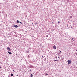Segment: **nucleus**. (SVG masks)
I'll use <instances>...</instances> for the list:
<instances>
[{
    "label": "nucleus",
    "mask_w": 77,
    "mask_h": 77,
    "mask_svg": "<svg viewBox=\"0 0 77 77\" xmlns=\"http://www.w3.org/2000/svg\"><path fill=\"white\" fill-rule=\"evenodd\" d=\"M11 77H12V76H13L14 75V74H11Z\"/></svg>",
    "instance_id": "nucleus-8"
},
{
    "label": "nucleus",
    "mask_w": 77,
    "mask_h": 77,
    "mask_svg": "<svg viewBox=\"0 0 77 77\" xmlns=\"http://www.w3.org/2000/svg\"><path fill=\"white\" fill-rule=\"evenodd\" d=\"M58 57V58H59V57Z\"/></svg>",
    "instance_id": "nucleus-24"
},
{
    "label": "nucleus",
    "mask_w": 77,
    "mask_h": 77,
    "mask_svg": "<svg viewBox=\"0 0 77 77\" xmlns=\"http://www.w3.org/2000/svg\"><path fill=\"white\" fill-rule=\"evenodd\" d=\"M67 62L68 63V65H69V64H71V63L72 62L71 60H69L67 61Z\"/></svg>",
    "instance_id": "nucleus-1"
},
{
    "label": "nucleus",
    "mask_w": 77,
    "mask_h": 77,
    "mask_svg": "<svg viewBox=\"0 0 77 77\" xmlns=\"http://www.w3.org/2000/svg\"><path fill=\"white\" fill-rule=\"evenodd\" d=\"M53 48L54 50H56V46L55 45L54 46Z\"/></svg>",
    "instance_id": "nucleus-3"
},
{
    "label": "nucleus",
    "mask_w": 77,
    "mask_h": 77,
    "mask_svg": "<svg viewBox=\"0 0 77 77\" xmlns=\"http://www.w3.org/2000/svg\"><path fill=\"white\" fill-rule=\"evenodd\" d=\"M58 23H60V22L58 21Z\"/></svg>",
    "instance_id": "nucleus-16"
},
{
    "label": "nucleus",
    "mask_w": 77,
    "mask_h": 77,
    "mask_svg": "<svg viewBox=\"0 0 77 77\" xmlns=\"http://www.w3.org/2000/svg\"><path fill=\"white\" fill-rule=\"evenodd\" d=\"M17 23H20V21H19L18 20H17Z\"/></svg>",
    "instance_id": "nucleus-7"
},
{
    "label": "nucleus",
    "mask_w": 77,
    "mask_h": 77,
    "mask_svg": "<svg viewBox=\"0 0 77 77\" xmlns=\"http://www.w3.org/2000/svg\"><path fill=\"white\" fill-rule=\"evenodd\" d=\"M55 58H56V59H57V56H56Z\"/></svg>",
    "instance_id": "nucleus-12"
},
{
    "label": "nucleus",
    "mask_w": 77,
    "mask_h": 77,
    "mask_svg": "<svg viewBox=\"0 0 77 77\" xmlns=\"http://www.w3.org/2000/svg\"><path fill=\"white\" fill-rule=\"evenodd\" d=\"M0 68H1V66H0Z\"/></svg>",
    "instance_id": "nucleus-22"
},
{
    "label": "nucleus",
    "mask_w": 77,
    "mask_h": 77,
    "mask_svg": "<svg viewBox=\"0 0 77 77\" xmlns=\"http://www.w3.org/2000/svg\"><path fill=\"white\" fill-rule=\"evenodd\" d=\"M56 61L57 62V61H58V60H54V62H55Z\"/></svg>",
    "instance_id": "nucleus-10"
},
{
    "label": "nucleus",
    "mask_w": 77,
    "mask_h": 77,
    "mask_svg": "<svg viewBox=\"0 0 77 77\" xmlns=\"http://www.w3.org/2000/svg\"><path fill=\"white\" fill-rule=\"evenodd\" d=\"M61 51H60V53H61Z\"/></svg>",
    "instance_id": "nucleus-20"
},
{
    "label": "nucleus",
    "mask_w": 77,
    "mask_h": 77,
    "mask_svg": "<svg viewBox=\"0 0 77 77\" xmlns=\"http://www.w3.org/2000/svg\"><path fill=\"white\" fill-rule=\"evenodd\" d=\"M7 49L8 50V51H11V49H10V48L8 47H7Z\"/></svg>",
    "instance_id": "nucleus-4"
},
{
    "label": "nucleus",
    "mask_w": 77,
    "mask_h": 77,
    "mask_svg": "<svg viewBox=\"0 0 77 77\" xmlns=\"http://www.w3.org/2000/svg\"><path fill=\"white\" fill-rule=\"evenodd\" d=\"M72 16H71L70 17V18H72Z\"/></svg>",
    "instance_id": "nucleus-13"
},
{
    "label": "nucleus",
    "mask_w": 77,
    "mask_h": 77,
    "mask_svg": "<svg viewBox=\"0 0 77 77\" xmlns=\"http://www.w3.org/2000/svg\"><path fill=\"white\" fill-rule=\"evenodd\" d=\"M27 53H29V51L26 52Z\"/></svg>",
    "instance_id": "nucleus-21"
},
{
    "label": "nucleus",
    "mask_w": 77,
    "mask_h": 77,
    "mask_svg": "<svg viewBox=\"0 0 77 77\" xmlns=\"http://www.w3.org/2000/svg\"><path fill=\"white\" fill-rule=\"evenodd\" d=\"M29 71H32V70L30 69Z\"/></svg>",
    "instance_id": "nucleus-19"
},
{
    "label": "nucleus",
    "mask_w": 77,
    "mask_h": 77,
    "mask_svg": "<svg viewBox=\"0 0 77 77\" xmlns=\"http://www.w3.org/2000/svg\"><path fill=\"white\" fill-rule=\"evenodd\" d=\"M19 23H20V24H21V22H19Z\"/></svg>",
    "instance_id": "nucleus-15"
},
{
    "label": "nucleus",
    "mask_w": 77,
    "mask_h": 77,
    "mask_svg": "<svg viewBox=\"0 0 77 77\" xmlns=\"http://www.w3.org/2000/svg\"><path fill=\"white\" fill-rule=\"evenodd\" d=\"M8 52L9 54H12V53L11 52H10L8 51Z\"/></svg>",
    "instance_id": "nucleus-5"
},
{
    "label": "nucleus",
    "mask_w": 77,
    "mask_h": 77,
    "mask_svg": "<svg viewBox=\"0 0 77 77\" xmlns=\"http://www.w3.org/2000/svg\"><path fill=\"white\" fill-rule=\"evenodd\" d=\"M73 39H74V38H72V40H73Z\"/></svg>",
    "instance_id": "nucleus-17"
},
{
    "label": "nucleus",
    "mask_w": 77,
    "mask_h": 77,
    "mask_svg": "<svg viewBox=\"0 0 77 77\" xmlns=\"http://www.w3.org/2000/svg\"><path fill=\"white\" fill-rule=\"evenodd\" d=\"M33 66H30V68H33Z\"/></svg>",
    "instance_id": "nucleus-6"
},
{
    "label": "nucleus",
    "mask_w": 77,
    "mask_h": 77,
    "mask_svg": "<svg viewBox=\"0 0 77 77\" xmlns=\"http://www.w3.org/2000/svg\"><path fill=\"white\" fill-rule=\"evenodd\" d=\"M13 27H15V28H17V27H18V26L17 25H14Z\"/></svg>",
    "instance_id": "nucleus-2"
},
{
    "label": "nucleus",
    "mask_w": 77,
    "mask_h": 77,
    "mask_svg": "<svg viewBox=\"0 0 77 77\" xmlns=\"http://www.w3.org/2000/svg\"><path fill=\"white\" fill-rule=\"evenodd\" d=\"M45 75H48V74H47V73H46Z\"/></svg>",
    "instance_id": "nucleus-11"
},
{
    "label": "nucleus",
    "mask_w": 77,
    "mask_h": 77,
    "mask_svg": "<svg viewBox=\"0 0 77 77\" xmlns=\"http://www.w3.org/2000/svg\"><path fill=\"white\" fill-rule=\"evenodd\" d=\"M75 54H76V55H77V53H75Z\"/></svg>",
    "instance_id": "nucleus-18"
},
{
    "label": "nucleus",
    "mask_w": 77,
    "mask_h": 77,
    "mask_svg": "<svg viewBox=\"0 0 77 77\" xmlns=\"http://www.w3.org/2000/svg\"><path fill=\"white\" fill-rule=\"evenodd\" d=\"M61 67H62V68H63V66H62Z\"/></svg>",
    "instance_id": "nucleus-25"
},
{
    "label": "nucleus",
    "mask_w": 77,
    "mask_h": 77,
    "mask_svg": "<svg viewBox=\"0 0 77 77\" xmlns=\"http://www.w3.org/2000/svg\"><path fill=\"white\" fill-rule=\"evenodd\" d=\"M17 76H18V75H17Z\"/></svg>",
    "instance_id": "nucleus-23"
},
{
    "label": "nucleus",
    "mask_w": 77,
    "mask_h": 77,
    "mask_svg": "<svg viewBox=\"0 0 77 77\" xmlns=\"http://www.w3.org/2000/svg\"><path fill=\"white\" fill-rule=\"evenodd\" d=\"M30 77H33V75L32 74H31Z\"/></svg>",
    "instance_id": "nucleus-9"
},
{
    "label": "nucleus",
    "mask_w": 77,
    "mask_h": 77,
    "mask_svg": "<svg viewBox=\"0 0 77 77\" xmlns=\"http://www.w3.org/2000/svg\"><path fill=\"white\" fill-rule=\"evenodd\" d=\"M46 37H48V35H46Z\"/></svg>",
    "instance_id": "nucleus-14"
}]
</instances>
